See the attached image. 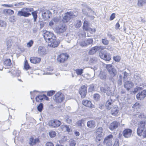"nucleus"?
Here are the masks:
<instances>
[{
    "label": "nucleus",
    "instance_id": "f257e3e1",
    "mask_svg": "<svg viewBox=\"0 0 146 146\" xmlns=\"http://www.w3.org/2000/svg\"><path fill=\"white\" fill-rule=\"evenodd\" d=\"M137 129V133L139 136L142 135L144 137H146V121H141L138 123Z\"/></svg>",
    "mask_w": 146,
    "mask_h": 146
},
{
    "label": "nucleus",
    "instance_id": "f03ea898",
    "mask_svg": "<svg viewBox=\"0 0 146 146\" xmlns=\"http://www.w3.org/2000/svg\"><path fill=\"white\" fill-rule=\"evenodd\" d=\"M33 11V9L31 8H25L22 9L21 10L18 11L17 15L20 17L24 16L28 17L31 15L29 12Z\"/></svg>",
    "mask_w": 146,
    "mask_h": 146
},
{
    "label": "nucleus",
    "instance_id": "7ed1b4c3",
    "mask_svg": "<svg viewBox=\"0 0 146 146\" xmlns=\"http://www.w3.org/2000/svg\"><path fill=\"white\" fill-rule=\"evenodd\" d=\"M43 32V36L46 42H49L50 40L56 39V36L53 33L46 31H44Z\"/></svg>",
    "mask_w": 146,
    "mask_h": 146
},
{
    "label": "nucleus",
    "instance_id": "20e7f679",
    "mask_svg": "<svg viewBox=\"0 0 146 146\" xmlns=\"http://www.w3.org/2000/svg\"><path fill=\"white\" fill-rule=\"evenodd\" d=\"M75 16V15H74L72 12H67L65 14L63 18L62 21L64 23H67Z\"/></svg>",
    "mask_w": 146,
    "mask_h": 146
},
{
    "label": "nucleus",
    "instance_id": "39448f33",
    "mask_svg": "<svg viewBox=\"0 0 146 146\" xmlns=\"http://www.w3.org/2000/svg\"><path fill=\"white\" fill-rule=\"evenodd\" d=\"M100 57L105 61H109L111 59V56L110 54L106 51H102L99 54Z\"/></svg>",
    "mask_w": 146,
    "mask_h": 146
},
{
    "label": "nucleus",
    "instance_id": "423d86ee",
    "mask_svg": "<svg viewBox=\"0 0 146 146\" xmlns=\"http://www.w3.org/2000/svg\"><path fill=\"white\" fill-rule=\"evenodd\" d=\"M69 56L67 53H62L58 55L57 60V62L60 63H64L68 59Z\"/></svg>",
    "mask_w": 146,
    "mask_h": 146
},
{
    "label": "nucleus",
    "instance_id": "0eeeda50",
    "mask_svg": "<svg viewBox=\"0 0 146 146\" xmlns=\"http://www.w3.org/2000/svg\"><path fill=\"white\" fill-rule=\"evenodd\" d=\"M53 98L56 102L59 103L62 102L64 99V96L60 92H58L53 96Z\"/></svg>",
    "mask_w": 146,
    "mask_h": 146
},
{
    "label": "nucleus",
    "instance_id": "6e6552de",
    "mask_svg": "<svg viewBox=\"0 0 146 146\" xmlns=\"http://www.w3.org/2000/svg\"><path fill=\"white\" fill-rule=\"evenodd\" d=\"M107 69L111 77H114L117 74L116 70L111 64L107 65L106 66Z\"/></svg>",
    "mask_w": 146,
    "mask_h": 146
},
{
    "label": "nucleus",
    "instance_id": "1a4fd4ad",
    "mask_svg": "<svg viewBox=\"0 0 146 146\" xmlns=\"http://www.w3.org/2000/svg\"><path fill=\"white\" fill-rule=\"evenodd\" d=\"M37 53L39 56H43L47 54L46 50L44 46H40L38 47Z\"/></svg>",
    "mask_w": 146,
    "mask_h": 146
},
{
    "label": "nucleus",
    "instance_id": "9d476101",
    "mask_svg": "<svg viewBox=\"0 0 146 146\" xmlns=\"http://www.w3.org/2000/svg\"><path fill=\"white\" fill-rule=\"evenodd\" d=\"M124 82L123 86L126 90L129 91L131 88L134 86L133 83L132 82L130 81H125L123 80Z\"/></svg>",
    "mask_w": 146,
    "mask_h": 146
},
{
    "label": "nucleus",
    "instance_id": "9b49d317",
    "mask_svg": "<svg viewBox=\"0 0 146 146\" xmlns=\"http://www.w3.org/2000/svg\"><path fill=\"white\" fill-rule=\"evenodd\" d=\"M66 30V26L64 25H60L56 27L55 29V31L58 34L62 33L64 32Z\"/></svg>",
    "mask_w": 146,
    "mask_h": 146
},
{
    "label": "nucleus",
    "instance_id": "f8f14e48",
    "mask_svg": "<svg viewBox=\"0 0 146 146\" xmlns=\"http://www.w3.org/2000/svg\"><path fill=\"white\" fill-rule=\"evenodd\" d=\"M49 125L53 127H58L61 124V122L58 120H52L49 123Z\"/></svg>",
    "mask_w": 146,
    "mask_h": 146
},
{
    "label": "nucleus",
    "instance_id": "ddd939ff",
    "mask_svg": "<svg viewBox=\"0 0 146 146\" xmlns=\"http://www.w3.org/2000/svg\"><path fill=\"white\" fill-rule=\"evenodd\" d=\"M87 87L85 85H83L80 88L79 90V94L82 98H84L86 94Z\"/></svg>",
    "mask_w": 146,
    "mask_h": 146
},
{
    "label": "nucleus",
    "instance_id": "4468645a",
    "mask_svg": "<svg viewBox=\"0 0 146 146\" xmlns=\"http://www.w3.org/2000/svg\"><path fill=\"white\" fill-rule=\"evenodd\" d=\"M103 48V46H96L92 47L88 52V54L90 55H93L98 51H99L100 49Z\"/></svg>",
    "mask_w": 146,
    "mask_h": 146
},
{
    "label": "nucleus",
    "instance_id": "2eb2a0df",
    "mask_svg": "<svg viewBox=\"0 0 146 146\" xmlns=\"http://www.w3.org/2000/svg\"><path fill=\"white\" fill-rule=\"evenodd\" d=\"M146 96V90H144L141 92L139 93L136 95V98L137 100H141Z\"/></svg>",
    "mask_w": 146,
    "mask_h": 146
},
{
    "label": "nucleus",
    "instance_id": "dca6fc26",
    "mask_svg": "<svg viewBox=\"0 0 146 146\" xmlns=\"http://www.w3.org/2000/svg\"><path fill=\"white\" fill-rule=\"evenodd\" d=\"M132 130L130 129H126L123 131V135L125 137L128 138L130 137L132 133Z\"/></svg>",
    "mask_w": 146,
    "mask_h": 146
},
{
    "label": "nucleus",
    "instance_id": "f3484780",
    "mask_svg": "<svg viewBox=\"0 0 146 146\" xmlns=\"http://www.w3.org/2000/svg\"><path fill=\"white\" fill-rule=\"evenodd\" d=\"M82 103L83 105L90 108H94V105L92 104L91 101L90 100H84L82 101Z\"/></svg>",
    "mask_w": 146,
    "mask_h": 146
},
{
    "label": "nucleus",
    "instance_id": "a211bd4d",
    "mask_svg": "<svg viewBox=\"0 0 146 146\" xmlns=\"http://www.w3.org/2000/svg\"><path fill=\"white\" fill-rule=\"evenodd\" d=\"M119 125V122L115 121L110 124L109 128L111 130L113 131L117 128Z\"/></svg>",
    "mask_w": 146,
    "mask_h": 146
},
{
    "label": "nucleus",
    "instance_id": "6ab92c4d",
    "mask_svg": "<svg viewBox=\"0 0 146 146\" xmlns=\"http://www.w3.org/2000/svg\"><path fill=\"white\" fill-rule=\"evenodd\" d=\"M119 110V108L116 106H114L111 109L110 113L113 116H116Z\"/></svg>",
    "mask_w": 146,
    "mask_h": 146
},
{
    "label": "nucleus",
    "instance_id": "aec40b11",
    "mask_svg": "<svg viewBox=\"0 0 146 146\" xmlns=\"http://www.w3.org/2000/svg\"><path fill=\"white\" fill-rule=\"evenodd\" d=\"M51 15V12L48 10L45 11L42 14V16L43 18L45 19L49 18Z\"/></svg>",
    "mask_w": 146,
    "mask_h": 146
},
{
    "label": "nucleus",
    "instance_id": "412c9836",
    "mask_svg": "<svg viewBox=\"0 0 146 146\" xmlns=\"http://www.w3.org/2000/svg\"><path fill=\"white\" fill-rule=\"evenodd\" d=\"M101 91L104 93L109 96L111 95V91L110 88L108 87H106L105 88H101Z\"/></svg>",
    "mask_w": 146,
    "mask_h": 146
},
{
    "label": "nucleus",
    "instance_id": "4be33fe9",
    "mask_svg": "<svg viewBox=\"0 0 146 146\" xmlns=\"http://www.w3.org/2000/svg\"><path fill=\"white\" fill-rule=\"evenodd\" d=\"M49 42H50V46L53 48L57 47L60 43V42L56 40V39L53 40H50Z\"/></svg>",
    "mask_w": 146,
    "mask_h": 146
},
{
    "label": "nucleus",
    "instance_id": "5701e85b",
    "mask_svg": "<svg viewBox=\"0 0 146 146\" xmlns=\"http://www.w3.org/2000/svg\"><path fill=\"white\" fill-rule=\"evenodd\" d=\"M112 104L113 102L111 99H109L107 101L105 104V106L106 109L108 110H110L112 107Z\"/></svg>",
    "mask_w": 146,
    "mask_h": 146
},
{
    "label": "nucleus",
    "instance_id": "b1692460",
    "mask_svg": "<svg viewBox=\"0 0 146 146\" xmlns=\"http://www.w3.org/2000/svg\"><path fill=\"white\" fill-rule=\"evenodd\" d=\"M41 58L37 57H33L30 58V60L31 62L36 64L39 63L41 61Z\"/></svg>",
    "mask_w": 146,
    "mask_h": 146
},
{
    "label": "nucleus",
    "instance_id": "393cba45",
    "mask_svg": "<svg viewBox=\"0 0 146 146\" xmlns=\"http://www.w3.org/2000/svg\"><path fill=\"white\" fill-rule=\"evenodd\" d=\"M39 141V139L38 138L34 139L33 137H31L29 138V144L33 146L38 142Z\"/></svg>",
    "mask_w": 146,
    "mask_h": 146
},
{
    "label": "nucleus",
    "instance_id": "a878e982",
    "mask_svg": "<svg viewBox=\"0 0 146 146\" xmlns=\"http://www.w3.org/2000/svg\"><path fill=\"white\" fill-rule=\"evenodd\" d=\"M87 126L89 128H93L96 126L95 121L94 120L88 121L87 123Z\"/></svg>",
    "mask_w": 146,
    "mask_h": 146
},
{
    "label": "nucleus",
    "instance_id": "bb28decb",
    "mask_svg": "<svg viewBox=\"0 0 146 146\" xmlns=\"http://www.w3.org/2000/svg\"><path fill=\"white\" fill-rule=\"evenodd\" d=\"M83 29L84 30L86 31H89L90 29L92 30L89 27L88 21H87L85 20L84 22Z\"/></svg>",
    "mask_w": 146,
    "mask_h": 146
},
{
    "label": "nucleus",
    "instance_id": "cd10ccee",
    "mask_svg": "<svg viewBox=\"0 0 146 146\" xmlns=\"http://www.w3.org/2000/svg\"><path fill=\"white\" fill-rule=\"evenodd\" d=\"M96 135L103 136V130L102 127H100L97 129Z\"/></svg>",
    "mask_w": 146,
    "mask_h": 146
},
{
    "label": "nucleus",
    "instance_id": "c85d7f7f",
    "mask_svg": "<svg viewBox=\"0 0 146 146\" xmlns=\"http://www.w3.org/2000/svg\"><path fill=\"white\" fill-rule=\"evenodd\" d=\"M113 137L112 135L110 134L105 137L104 141L112 142Z\"/></svg>",
    "mask_w": 146,
    "mask_h": 146
},
{
    "label": "nucleus",
    "instance_id": "c756f323",
    "mask_svg": "<svg viewBox=\"0 0 146 146\" xmlns=\"http://www.w3.org/2000/svg\"><path fill=\"white\" fill-rule=\"evenodd\" d=\"M99 77L102 80H106V73L104 72L101 71L99 75Z\"/></svg>",
    "mask_w": 146,
    "mask_h": 146
},
{
    "label": "nucleus",
    "instance_id": "7c9ffc66",
    "mask_svg": "<svg viewBox=\"0 0 146 146\" xmlns=\"http://www.w3.org/2000/svg\"><path fill=\"white\" fill-rule=\"evenodd\" d=\"M86 119H82L78 121L77 122L78 125L80 127H82V124H84L85 123Z\"/></svg>",
    "mask_w": 146,
    "mask_h": 146
},
{
    "label": "nucleus",
    "instance_id": "2f4dec72",
    "mask_svg": "<svg viewBox=\"0 0 146 146\" xmlns=\"http://www.w3.org/2000/svg\"><path fill=\"white\" fill-rule=\"evenodd\" d=\"M5 66H10L11 64V62L10 59L5 60L3 62Z\"/></svg>",
    "mask_w": 146,
    "mask_h": 146
},
{
    "label": "nucleus",
    "instance_id": "473e14b6",
    "mask_svg": "<svg viewBox=\"0 0 146 146\" xmlns=\"http://www.w3.org/2000/svg\"><path fill=\"white\" fill-rule=\"evenodd\" d=\"M32 15L33 17L34 22L36 21L37 18V11H35L32 12Z\"/></svg>",
    "mask_w": 146,
    "mask_h": 146
},
{
    "label": "nucleus",
    "instance_id": "72a5a7b5",
    "mask_svg": "<svg viewBox=\"0 0 146 146\" xmlns=\"http://www.w3.org/2000/svg\"><path fill=\"white\" fill-rule=\"evenodd\" d=\"M43 97V95L38 96L36 98V101L39 102H40V101L44 99V98Z\"/></svg>",
    "mask_w": 146,
    "mask_h": 146
},
{
    "label": "nucleus",
    "instance_id": "f704fd0d",
    "mask_svg": "<svg viewBox=\"0 0 146 146\" xmlns=\"http://www.w3.org/2000/svg\"><path fill=\"white\" fill-rule=\"evenodd\" d=\"M43 107V104L42 103H40L38 106L37 109L38 111L40 112L42 111Z\"/></svg>",
    "mask_w": 146,
    "mask_h": 146
},
{
    "label": "nucleus",
    "instance_id": "c9c22d12",
    "mask_svg": "<svg viewBox=\"0 0 146 146\" xmlns=\"http://www.w3.org/2000/svg\"><path fill=\"white\" fill-rule=\"evenodd\" d=\"M4 11L5 13L10 15H13L14 13V11L13 10L10 9H5Z\"/></svg>",
    "mask_w": 146,
    "mask_h": 146
},
{
    "label": "nucleus",
    "instance_id": "e433bc0d",
    "mask_svg": "<svg viewBox=\"0 0 146 146\" xmlns=\"http://www.w3.org/2000/svg\"><path fill=\"white\" fill-rule=\"evenodd\" d=\"M49 135L50 137L53 138L55 137L56 133L54 131H51L49 132Z\"/></svg>",
    "mask_w": 146,
    "mask_h": 146
},
{
    "label": "nucleus",
    "instance_id": "4c0bfd02",
    "mask_svg": "<svg viewBox=\"0 0 146 146\" xmlns=\"http://www.w3.org/2000/svg\"><path fill=\"white\" fill-rule=\"evenodd\" d=\"M83 70L82 69H76L75 70L76 72L77 75H81L83 73Z\"/></svg>",
    "mask_w": 146,
    "mask_h": 146
},
{
    "label": "nucleus",
    "instance_id": "58836bf2",
    "mask_svg": "<svg viewBox=\"0 0 146 146\" xmlns=\"http://www.w3.org/2000/svg\"><path fill=\"white\" fill-rule=\"evenodd\" d=\"M85 41L86 46L92 44L93 42V40L91 38H89L87 40H85Z\"/></svg>",
    "mask_w": 146,
    "mask_h": 146
},
{
    "label": "nucleus",
    "instance_id": "ea45409f",
    "mask_svg": "<svg viewBox=\"0 0 146 146\" xmlns=\"http://www.w3.org/2000/svg\"><path fill=\"white\" fill-rule=\"evenodd\" d=\"M33 43L34 41L33 40H31L28 43H27V46L28 48L31 47L33 45Z\"/></svg>",
    "mask_w": 146,
    "mask_h": 146
},
{
    "label": "nucleus",
    "instance_id": "a19ab883",
    "mask_svg": "<svg viewBox=\"0 0 146 146\" xmlns=\"http://www.w3.org/2000/svg\"><path fill=\"white\" fill-rule=\"evenodd\" d=\"M82 24V22L80 20L77 21L75 25V27L76 28H79L80 27Z\"/></svg>",
    "mask_w": 146,
    "mask_h": 146
},
{
    "label": "nucleus",
    "instance_id": "79ce46f5",
    "mask_svg": "<svg viewBox=\"0 0 146 146\" xmlns=\"http://www.w3.org/2000/svg\"><path fill=\"white\" fill-rule=\"evenodd\" d=\"M69 143L70 146H75L76 144L75 141L72 139L70 140Z\"/></svg>",
    "mask_w": 146,
    "mask_h": 146
},
{
    "label": "nucleus",
    "instance_id": "37998d69",
    "mask_svg": "<svg viewBox=\"0 0 146 146\" xmlns=\"http://www.w3.org/2000/svg\"><path fill=\"white\" fill-rule=\"evenodd\" d=\"M102 43L105 45H108L109 43V41L106 38L102 39Z\"/></svg>",
    "mask_w": 146,
    "mask_h": 146
},
{
    "label": "nucleus",
    "instance_id": "c03bdc74",
    "mask_svg": "<svg viewBox=\"0 0 146 146\" xmlns=\"http://www.w3.org/2000/svg\"><path fill=\"white\" fill-rule=\"evenodd\" d=\"M67 140V138L66 137H64L61 140L58 141V142L60 144H62L63 143L66 142Z\"/></svg>",
    "mask_w": 146,
    "mask_h": 146
},
{
    "label": "nucleus",
    "instance_id": "a18cd8bd",
    "mask_svg": "<svg viewBox=\"0 0 146 146\" xmlns=\"http://www.w3.org/2000/svg\"><path fill=\"white\" fill-rule=\"evenodd\" d=\"M93 98L95 100L97 101L100 99V96L99 94H96L94 95Z\"/></svg>",
    "mask_w": 146,
    "mask_h": 146
},
{
    "label": "nucleus",
    "instance_id": "49530a36",
    "mask_svg": "<svg viewBox=\"0 0 146 146\" xmlns=\"http://www.w3.org/2000/svg\"><path fill=\"white\" fill-rule=\"evenodd\" d=\"M24 68L25 69L28 70L30 68V66L28 64L27 61V60L25 61L24 64Z\"/></svg>",
    "mask_w": 146,
    "mask_h": 146
},
{
    "label": "nucleus",
    "instance_id": "de8ad7c7",
    "mask_svg": "<svg viewBox=\"0 0 146 146\" xmlns=\"http://www.w3.org/2000/svg\"><path fill=\"white\" fill-rule=\"evenodd\" d=\"M11 39H8L7 41L6 44L7 46V48H8L11 47Z\"/></svg>",
    "mask_w": 146,
    "mask_h": 146
},
{
    "label": "nucleus",
    "instance_id": "09e8293b",
    "mask_svg": "<svg viewBox=\"0 0 146 146\" xmlns=\"http://www.w3.org/2000/svg\"><path fill=\"white\" fill-rule=\"evenodd\" d=\"M145 3V1L144 0H139L138 1V5L139 6H141Z\"/></svg>",
    "mask_w": 146,
    "mask_h": 146
},
{
    "label": "nucleus",
    "instance_id": "8fccbe9b",
    "mask_svg": "<svg viewBox=\"0 0 146 146\" xmlns=\"http://www.w3.org/2000/svg\"><path fill=\"white\" fill-rule=\"evenodd\" d=\"M97 58L95 57H93L90 60V62L92 63H94L97 61Z\"/></svg>",
    "mask_w": 146,
    "mask_h": 146
},
{
    "label": "nucleus",
    "instance_id": "3c124183",
    "mask_svg": "<svg viewBox=\"0 0 146 146\" xmlns=\"http://www.w3.org/2000/svg\"><path fill=\"white\" fill-rule=\"evenodd\" d=\"M113 60L117 62H119L121 59V57L118 56H114L113 57Z\"/></svg>",
    "mask_w": 146,
    "mask_h": 146
},
{
    "label": "nucleus",
    "instance_id": "603ef678",
    "mask_svg": "<svg viewBox=\"0 0 146 146\" xmlns=\"http://www.w3.org/2000/svg\"><path fill=\"white\" fill-rule=\"evenodd\" d=\"M103 136L97 135L96 137V140L97 142L100 141H101V139H102Z\"/></svg>",
    "mask_w": 146,
    "mask_h": 146
},
{
    "label": "nucleus",
    "instance_id": "864d4df0",
    "mask_svg": "<svg viewBox=\"0 0 146 146\" xmlns=\"http://www.w3.org/2000/svg\"><path fill=\"white\" fill-rule=\"evenodd\" d=\"M107 35L110 38L113 40H114L115 39V37L112 35L109 32L107 33Z\"/></svg>",
    "mask_w": 146,
    "mask_h": 146
},
{
    "label": "nucleus",
    "instance_id": "5fc2aeb1",
    "mask_svg": "<svg viewBox=\"0 0 146 146\" xmlns=\"http://www.w3.org/2000/svg\"><path fill=\"white\" fill-rule=\"evenodd\" d=\"M140 107V105L139 103H135L133 106V108L134 109H137L138 108H139Z\"/></svg>",
    "mask_w": 146,
    "mask_h": 146
},
{
    "label": "nucleus",
    "instance_id": "6e6d98bb",
    "mask_svg": "<svg viewBox=\"0 0 146 146\" xmlns=\"http://www.w3.org/2000/svg\"><path fill=\"white\" fill-rule=\"evenodd\" d=\"M104 144L106 146H112V142L104 141Z\"/></svg>",
    "mask_w": 146,
    "mask_h": 146
},
{
    "label": "nucleus",
    "instance_id": "4d7b16f0",
    "mask_svg": "<svg viewBox=\"0 0 146 146\" xmlns=\"http://www.w3.org/2000/svg\"><path fill=\"white\" fill-rule=\"evenodd\" d=\"M80 45L82 46H86V41L85 40H82L79 42Z\"/></svg>",
    "mask_w": 146,
    "mask_h": 146
},
{
    "label": "nucleus",
    "instance_id": "13d9d810",
    "mask_svg": "<svg viewBox=\"0 0 146 146\" xmlns=\"http://www.w3.org/2000/svg\"><path fill=\"white\" fill-rule=\"evenodd\" d=\"M94 86L93 84H92L90 86L88 89L89 92H92L94 91Z\"/></svg>",
    "mask_w": 146,
    "mask_h": 146
},
{
    "label": "nucleus",
    "instance_id": "bf43d9fd",
    "mask_svg": "<svg viewBox=\"0 0 146 146\" xmlns=\"http://www.w3.org/2000/svg\"><path fill=\"white\" fill-rule=\"evenodd\" d=\"M55 91L53 90H51L47 92V95L48 96H52L54 93Z\"/></svg>",
    "mask_w": 146,
    "mask_h": 146
},
{
    "label": "nucleus",
    "instance_id": "052dcab7",
    "mask_svg": "<svg viewBox=\"0 0 146 146\" xmlns=\"http://www.w3.org/2000/svg\"><path fill=\"white\" fill-rule=\"evenodd\" d=\"M128 73H127L125 71L123 72V80L126 81V78L127 77Z\"/></svg>",
    "mask_w": 146,
    "mask_h": 146
},
{
    "label": "nucleus",
    "instance_id": "680f3d73",
    "mask_svg": "<svg viewBox=\"0 0 146 146\" xmlns=\"http://www.w3.org/2000/svg\"><path fill=\"white\" fill-rule=\"evenodd\" d=\"M46 146H54L53 143L51 142H47L46 144Z\"/></svg>",
    "mask_w": 146,
    "mask_h": 146
},
{
    "label": "nucleus",
    "instance_id": "e2e57ef3",
    "mask_svg": "<svg viewBox=\"0 0 146 146\" xmlns=\"http://www.w3.org/2000/svg\"><path fill=\"white\" fill-rule=\"evenodd\" d=\"M115 13H113L110 17V21L113 20L115 18Z\"/></svg>",
    "mask_w": 146,
    "mask_h": 146
},
{
    "label": "nucleus",
    "instance_id": "0e129e2a",
    "mask_svg": "<svg viewBox=\"0 0 146 146\" xmlns=\"http://www.w3.org/2000/svg\"><path fill=\"white\" fill-rule=\"evenodd\" d=\"M10 21L11 22H14L15 21V17L14 16L11 17L9 18Z\"/></svg>",
    "mask_w": 146,
    "mask_h": 146
},
{
    "label": "nucleus",
    "instance_id": "69168bd1",
    "mask_svg": "<svg viewBox=\"0 0 146 146\" xmlns=\"http://www.w3.org/2000/svg\"><path fill=\"white\" fill-rule=\"evenodd\" d=\"M66 122L69 124H70L72 122V119L70 117L66 119Z\"/></svg>",
    "mask_w": 146,
    "mask_h": 146
},
{
    "label": "nucleus",
    "instance_id": "338daca9",
    "mask_svg": "<svg viewBox=\"0 0 146 146\" xmlns=\"http://www.w3.org/2000/svg\"><path fill=\"white\" fill-rule=\"evenodd\" d=\"M64 127L65 129H66V130L67 131H68V132H69L70 131V128H69V127H68V126L67 125H64Z\"/></svg>",
    "mask_w": 146,
    "mask_h": 146
},
{
    "label": "nucleus",
    "instance_id": "774afa93",
    "mask_svg": "<svg viewBox=\"0 0 146 146\" xmlns=\"http://www.w3.org/2000/svg\"><path fill=\"white\" fill-rule=\"evenodd\" d=\"M0 23L1 24V27H4L5 25V22L2 20H0Z\"/></svg>",
    "mask_w": 146,
    "mask_h": 146
}]
</instances>
